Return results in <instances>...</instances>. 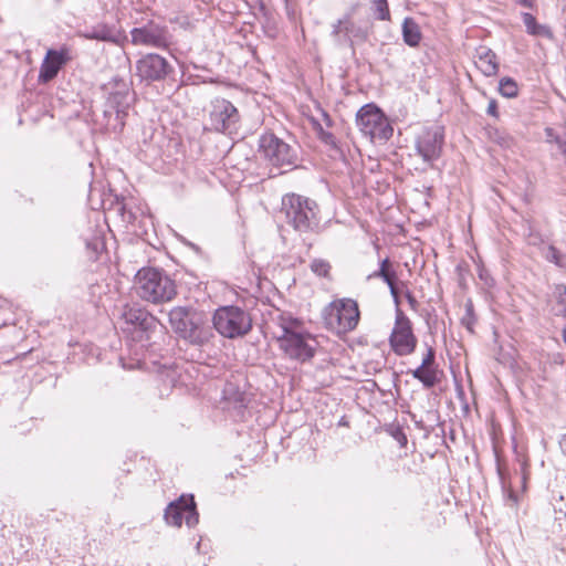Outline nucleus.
Masks as SVG:
<instances>
[{
  "instance_id": "58836bf2",
  "label": "nucleus",
  "mask_w": 566,
  "mask_h": 566,
  "mask_svg": "<svg viewBox=\"0 0 566 566\" xmlns=\"http://www.w3.org/2000/svg\"><path fill=\"white\" fill-rule=\"evenodd\" d=\"M405 296H406V298H407V301H408V303H409L410 307H411L412 310H416V308H417V306H418V301H417V300H416V297L412 295V293H411L409 290H407V291L405 292Z\"/></svg>"
},
{
  "instance_id": "c85d7f7f",
  "label": "nucleus",
  "mask_w": 566,
  "mask_h": 566,
  "mask_svg": "<svg viewBox=\"0 0 566 566\" xmlns=\"http://www.w3.org/2000/svg\"><path fill=\"white\" fill-rule=\"evenodd\" d=\"M546 259L554 262L557 266L566 270V254H562L555 247H548Z\"/></svg>"
},
{
  "instance_id": "4c0bfd02",
  "label": "nucleus",
  "mask_w": 566,
  "mask_h": 566,
  "mask_svg": "<svg viewBox=\"0 0 566 566\" xmlns=\"http://www.w3.org/2000/svg\"><path fill=\"white\" fill-rule=\"evenodd\" d=\"M486 113L493 117H497L499 116V113H497V103L495 99H491L489 102V105H488V108H486Z\"/></svg>"
},
{
  "instance_id": "393cba45",
  "label": "nucleus",
  "mask_w": 566,
  "mask_h": 566,
  "mask_svg": "<svg viewBox=\"0 0 566 566\" xmlns=\"http://www.w3.org/2000/svg\"><path fill=\"white\" fill-rule=\"evenodd\" d=\"M345 32L352 43H361L368 38V29L366 27L357 25L354 22L346 24Z\"/></svg>"
},
{
  "instance_id": "9d476101",
  "label": "nucleus",
  "mask_w": 566,
  "mask_h": 566,
  "mask_svg": "<svg viewBox=\"0 0 566 566\" xmlns=\"http://www.w3.org/2000/svg\"><path fill=\"white\" fill-rule=\"evenodd\" d=\"M240 122L238 108L228 99L217 97L209 105L210 129L232 134L237 132Z\"/></svg>"
},
{
  "instance_id": "cd10ccee",
  "label": "nucleus",
  "mask_w": 566,
  "mask_h": 566,
  "mask_svg": "<svg viewBox=\"0 0 566 566\" xmlns=\"http://www.w3.org/2000/svg\"><path fill=\"white\" fill-rule=\"evenodd\" d=\"M499 91H500L501 95H503L504 97L512 98V97L517 96L518 87H517L516 82L513 78L503 77L500 81Z\"/></svg>"
},
{
  "instance_id": "423d86ee",
  "label": "nucleus",
  "mask_w": 566,
  "mask_h": 566,
  "mask_svg": "<svg viewBox=\"0 0 566 566\" xmlns=\"http://www.w3.org/2000/svg\"><path fill=\"white\" fill-rule=\"evenodd\" d=\"M283 211L289 223L304 234L316 233V202L297 195L285 196L282 200Z\"/></svg>"
},
{
  "instance_id": "412c9836",
  "label": "nucleus",
  "mask_w": 566,
  "mask_h": 566,
  "mask_svg": "<svg viewBox=\"0 0 566 566\" xmlns=\"http://www.w3.org/2000/svg\"><path fill=\"white\" fill-rule=\"evenodd\" d=\"M321 144L326 148L327 155L333 160H343L345 158L342 147L338 145L332 133H326L321 127Z\"/></svg>"
},
{
  "instance_id": "39448f33",
  "label": "nucleus",
  "mask_w": 566,
  "mask_h": 566,
  "mask_svg": "<svg viewBox=\"0 0 566 566\" xmlns=\"http://www.w3.org/2000/svg\"><path fill=\"white\" fill-rule=\"evenodd\" d=\"M259 153L272 169H277L272 176L282 175L296 167V151L274 134H263L260 137Z\"/></svg>"
},
{
  "instance_id": "2f4dec72",
  "label": "nucleus",
  "mask_w": 566,
  "mask_h": 566,
  "mask_svg": "<svg viewBox=\"0 0 566 566\" xmlns=\"http://www.w3.org/2000/svg\"><path fill=\"white\" fill-rule=\"evenodd\" d=\"M374 7L379 20H389L390 12L387 0H374Z\"/></svg>"
},
{
  "instance_id": "de8ad7c7",
  "label": "nucleus",
  "mask_w": 566,
  "mask_h": 566,
  "mask_svg": "<svg viewBox=\"0 0 566 566\" xmlns=\"http://www.w3.org/2000/svg\"><path fill=\"white\" fill-rule=\"evenodd\" d=\"M563 338H564V342L566 343V327L563 329Z\"/></svg>"
},
{
  "instance_id": "aec40b11",
  "label": "nucleus",
  "mask_w": 566,
  "mask_h": 566,
  "mask_svg": "<svg viewBox=\"0 0 566 566\" xmlns=\"http://www.w3.org/2000/svg\"><path fill=\"white\" fill-rule=\"evenodd\" d=\"M381 279L388 286L396 284L398 275L389 258L380 261L379 269L368 275V280Z\"/></svg>"
},
{
  "instance_id": "7c9ffc66",
  "label": "nucleus",
  "mask_w": 566,
  "mask_h": 566,
  "mask_svg": "<svg viewBox=\"0 0 566 566\" xmlns=\"http://www.w3.org/2000/svg\"><path fill=\"white\" fill-rule=\"evenodd\" d=\"M335 347H337L335 343L329 342L328 338L323 339L321 337V345H319V348H321V363L322 361L332 363L333 357L331 356V353H332V350Z\"/></svg>"
},
{
  "instance_id": "c03bdc74",
  "label": "nucleus",
  "mask_w": 566,
  "mask_h": 566,
  "mask_svg": "<svg viewBox=\"0 0 566 566\" xmlns=\"http://www.w3.org/2000/svg\"><path fill=\"white\" fill-rule=\"evenodd\" d=\"M308 120L314 129H318V120L314 116H308Z\"/></svg>"
},
{
  "instance_id": "b1692460",
  "label": "nucleus",
  "mask_w": 566,
  "mask_h": 566,
  "mask_svg": "<svg viewBox=\"0 0 566 566\" xmlns=\"http://www.w3.org/2000/svg\"><path fill=\"white\" fill-rule=\"evenodd\" d=\"M415 379L419 380L426 388H432L438 382L437 370L434 367L419 366L411 371Z\"/></svg>"
},
{
  "instance_id": "f704fd0d",
  "label": "nucleus",
  "mask_w": 566,
  "mask_h": 566,
  "mask_svg": "<svg viewBox=\"0 0 566 566\" xmlns=\"http://www.w3.org/2000/svg\"><path fill=\"white\" fill-rule=\"evenodd\" d=\"M434 358H436L434 349L432 347H428V352H427L426 356L423 357L422 363H421L420 366H422V367H433Z\"/></svg>"
},
{
  "instance_id": "f8f14e48",
  "label": "nucleus",
  "mask_w": 566,
  "mask_h": 566,
  "mask_svg": "<svg viewBox=\"0 0 566 566\" xmlns=\"http://www.w3.org/2000/svg\"><path fill=\"white\" fill-rule=\"evenodd\" d=\"M389 344L394 353L398 356H408L416 349L417 337L412 332L410 319L405 315L401 308L397 311L395 326L389 336Z\"/></svg>"
},
{
  "instance_id": "6ab92c4d",
  "label": "nucleus",
  "mask_w": 566,
  "mask_h": 566,
  "mask_svg": "<svg viewBox=\"0 0 566 566\" xmlns=\"http://www.w3.org/2000/svg\"><path fill=\"white\" fill-rule=\"evenodd\" d=\"M80 35L87 40H97L104 42H116L117 40L114 28L105 23H97L91 28H87L82 31Z\"/></svg>"
},
{
  "instance_id": "6e6552de",
  "label": "nucleus",
  "mask_w": 566,
  "mask_h": 566,
  "mask_svg": "<svg viewBox=\"0 0 566 566\" xmlns=\"http://www.w3.org/2000/svg\"><path fill=\"white\" fill-rule=\"evenodd\" d=\"M356 124L371 142H387L394 133L388 118L374 104H366L357 112Z\"/></svg>"
},
{
  "instance_id": "f03ea898",
  "label": "nucleus",
  "mask_w": 566,
  "mask_h": 566,
  "mask_svg": "<svg viewBox=\"0 0 566 566\" xmlns=\"http://www.w3.org/2000/svg\"><path fill=\"white\" fill-rule=\"evenodd\" d=\"M136 294L155 304L169 302L177 295L175 281L163 270L143 268L135 276Z\"/></svg>"
},
{
  "instance_id": "7ed1b4c3",
  "label": "nucleus",
  "mask_w": 566,
  "mask_h": 566,
  "mask_svg": "<svg viewBox=\"0 0 566 566\" xmlns=\"http://www.w3.org/2000/svg\"><path fill=\"white\" fill-rule=\"evenodd\" d=\"M279 331L274 336L280 348L290 357L300 361L311 359L315 355V348L310 345L305 336L296 332L297 319L280 314L277 316Z\"/></svg>"
},
{
  "instance_id": "473e14b6",
  "label": "nucleus",
  "mask_w": 566,
  "mask_h": 566,
  "mask_svg": "<svg viewBox=\"0 0 566 566\" xmlns=\"http://www.w3.org/2000/svg\"><path fill=\"white\" fill-rule=\"evenodd\" d=\"M545 137H546V143H549V144L554 143L556 146H557V140L566 139V135L565 136L557 135L556 132L552 127L545 128Z\"/></svg>"
},
{
  "instance_id": "0eeeda50",
  "label": "nucleus",
  "mask_w": 566,
  "mask_h": 566,
  "mask_svg": "<svg viewBox=\"0 0 566 566\" xmlns=\"http://www.w3.org/2000/svg\"><path fill=\"white\" fill-rule=\"evenodd\" d=\"M213 327L227 338L247 335L252 328V319L248 312L238 306H223L213 314Z\"/></svg>"
},
{
  "instance_id": "09e8293b",
  "label": "nucleus",
  "mask_w": 566,
  "mask_h": 566,
  "mask_svg": "<svg viewBox=\"0 0 566 566\" xmlns=\"http://www.w3.org/2000/svg\"><path fill=\"white\" fill-rule=\"evenodd\" d=\"M339 424H345L344 417H340Z\"/></svg>"
},
{
  "instance_id": "2eb2a0df",
  "label": "nucleus",
  "mask_w": 566,
  "mask_h": 566,
  "mask_svg": "<svg viewBox=\"0 0 566 566\" xmlns=\"http://www.w3.org/2000/svg\"><path fill=\"white\" fill-rule=\"evenodd\" d=\"M122 318L126 324V331L139 332L145 334L146 338H148V334L159 325L158 319L138 304L125 305L122 312ZM142 337L143 335H140V338Z\"/></svg>"
},
{
  "instance_id": "bb28decb",
  "label": "nucleus",
  "mask_w": 566,
  "mask_h": 566,
  "mask_svg": "<svg viewBox=\"0 0 566 566\" xmlns=\"http://www.w3.org/2000/svg\"><path fill=\"white\" fill-rule=\"evenodd\" d=\"M556 304L553 310L556 315L566 317V285H557L554 291Z\"/></svg>"
},
{
  "instance_id": "ddd939ff",
  "label": "nucleus",
  "mask_w": 566,
  "mask_h": 566,
  "mask_svg": "<svg viewBox=\"0 0 566 566\" xmlns=\"http://www.w3.org/2000/svg\"><path fill=\"white\" fill-rule=\"evenodd\" d=\"M444 130L441 126L424 127L416 137L415 148L422 160L432 166L442 151Z\"/></svg>"
},
{
  "instance_id": "ea45409f",
  "label": "nucleus",
  "mask_w": 566,
  "mask_h": 566,
  "mask_svg": "<svg viewBox=\"0 0 566 566\" xmlns=\"http://www.w3.org/2000/svg\"><path fill=\"white\" fill-rule=\"evenodd\" d=\"M319 268H321V276L329 279L331 265L328 263L321 261Z\"/></svg>"
},
{
  "instance_id": "a211bd4d",
  "label": "nucleus",
  "mask_w": 566,
  "mask_h": 566,
  "mask_svg": "<svg viewBox=\"0 0 566 566\" xmlns=\"http://www.w3.org/2000/svg\"><path fill=\"white\" fill-rule=\"evenodd\" d=\"M474 59L476 67L485 76H494L497 74L499 63L496 60V54L490 48L485 45H480L476 48Z\"/></svg>"
},
{
  "instance_id": "79ce46f5",
  "label": "nucleus",
  "mask_w": 566,
  "mask_h": 566,
  "mask_svg": "<svg viewBox=\"0 0 566 566\" xmlns=\"http://www.w3.org/2000/svg\"><path fill=\"white\" fill-rule=\"evenodd\" d=\"M321 117H323L327 127H329L332 125V119H331L329 115L322 109H321Z\"/></svg>"
},
{
  "instance_id": "1a4fd4ad",
  "label": "nucleus",
  "mask_w": 566,
  "mask_h": 566,
  "mask_svg": "<svg viewBox=\"0 0 566 566\" xmlns=\"http://www.w3.org/2000/svg\"><path fill=\"white\" fill-rule=\"evenodd\" d=\"M132 43L170 52L175 45V36L166 24L149 21L130 31Z\"/></svg>"
},
{
  "instance_id": "dca6fc26",
  "label": "nucleus",
  "mask_w": 566,
  "mask_h": 566,
  "mask_svg": "<svg viewBox=\"0 0 566 566\" xmlns=\"http://www.w3.org/2000/svg\"><path fill=\"white\" fill-rule=\"evenodd\" d=\"M71 60L70 50L65 46L60 50L49 49L39 72V82L49 83L55 78L60 70Z\"/></svg>"
},
{
  "instance_id": "c756f323",
  "label": "nucleus",
  "mask_w": 566,
  "mask_h": 566,
  "mask_svg": "<svg viewBox=\"0 0 566 566\" xmlns=\"http://www.w3.org/2000/svg\"><path fill=\"white\" fill-rule=\"evenodd\" d=\"M464 307H465V314L461 318V323H462V325H464L467 327L468 331L473 332V326H474V324L476 322V318H475V315H474V310H473L472 302L468 301L465 303Z\"/></svg>"
},
{
  "instance_id": "f3484780",
  "label": "nucleus",
  "mask_w": 566,
  "mask_h": 566,
  "mask_svg": "<svg viewBox=\"0 0 566 566\" xmlns=\"http://www.w3.org/2000/svg\"><path fill=\"white\" fill-rule=\"evenodd\" d=\"M109 84L112 88L105 104L107 112L114 113V111H119L127 113L133 102V94L128 83L122 78L114 77Z\"/></svg>"
},
{
  "instance_id": "20e7f679",
  "label": "nucleus",
  "mask_w": 566,
  "mask_h": 566,
  "mask_svg": "<svg viewBox=\"0 0 566 566\" xmlns=\"http://www.w3.org/2000/svg\"><path fill=\"white\" fill-rule=\"evenodd\" d=\"M358 322V304L352 298L335 300L323 311L325 328L338 336L354 331Z\"/></svg>"
},
{
  "instance_id": "5701e85b",
  "label": "nucleus",
  "mask_w": 566,
  "mask_h": 566,
  "mask_svg": "<svg viewBox=\"0 0 566 566\" xmlns=\"http://www.w3.org/2000/svg\"><path fill=\"white\" fill-rule=\"evenodd\" d=\"M402 36L406 44L417 46L421 40L418 24L411 18H406L402 23Z\"/></svg>"
},
{
  "instance_id": "c9c22d12",
  "label": "nucleus",
  "mask_w": 566,
  "mask_h": 566,
  "mask_svg": "<svg viewBox=\"0 0 566 566\" xmlns=\"http://www.w3.org/2000/svg\"><path fill=\"white\" fill-rule=\"evenodd\" d=\"M117 211L122 214L124 221L132 222L135 219L134 213L130 210L127 211L124 203L117 205Z\"/></svg>"
},
{
  "instance_id": "e433bc0d",
  "label": "nucleus",
  "mask_w": 566,
  "mask_h": 566,
  "mask_svg": "<svg viewBox=\"0 0 566 566\" xmlns=\"http://www.w3.org/2000/svg\"><path fill=\"white\" fill-rule=\"evenodd\" d=\"M389 287V291H390V294L392 296V300H394V303L396 305V312L398 311V308H400V296H399V290L397 287V284H394L391 286H388Z\"/></svg>"
},
{
  "instance_id": "9b49d317",
  "label": "nucleus",
  "mask_w": 566,
  "mask_h": 566,
  "mask_svg": "<svg viewBox=\"0 0 566 566\" xmlns=\"http://www.w3.org/2000/svg\"><path fill=\"white\" fill-rule=\"evenodd\" d=\"M136 76L146 84L163 82L175 73L174 66L160 54L147 53L136 61Z\"/></svg>"
},
{
  "instance_id": "49530a36",
  "label": "nucleus",
  "mask_w": 566,
  "mask_h": 566,
  "mask_svg": "<svg viewBox=\"0 0 566 566\" xmlns=\"http://www.w3.org/2000/svg\"><path fill=\"white\" fill-rule=\"evenodd\" d=\"M518 2L524 6L531 8L533 6V0H518Z\"/></svg>"
},
{
  "instance_id": "37998d69",
  "label": "nucleus",
  "mask_w": 566,
  "mask_h": 566,
  "mask_svg": "<svg viewBox=\"0 0 566 566\" xmlns=\"http://www.w3.org/2000/svg\"><path fill=\"white\" fill-rule=\"evenodd\" d=\"M559 447L562 452L566 455V434L562 436L559 440Z\"/></svg>"
},
{
  "instance_id": "72a5a7b5",
  "label": "nucleus",
  "mask_w": 566,
  "mask_h": 566,
  "mask_svg": "<svg viewBox=\"0 0 566 566\" xmlns=\"http://www.w3.org/2000/svg\"><path fill=\"white\" fill-rule=\"evenodd\" d=\"M160 379L161 381L167 386V387H172L175 386V382H176V377H175V371L174 370H165L160 374Z\"/></svg>"
},
{
  "instance_id": "4468645a",
  "label": "nucleus",
  "mask_w": 566,
  "mask_h": 566,
  "mask_svg": "<svg viewBox=\"0 0 566 566\" xmlns=\"http://www.w3.org/2000/svg\"><path fill=\"white\" fill-rule=\"evenodd\" d=\"M165 520L171 526L180 527L185 520L187 526L192 527L199 522L193 495H181L171 502L165 510Z\"/></svg>"
},
{
  "instance_id": "a878e982",
  "label": "nucleus",
  "mask_w": 566,
  "mask_h": 566,
  "mask_svg": "<svg viewBox=\"0 0 566 566\" xmlns=\"http://www.w3.org/2000/svg\"><path fill=\"white\" fill-rule=\"evenodd\" d=\"M522 18H523V22L526 27V30L530 34H532V35H548L549 34L548 29L544 25L538 24L533 14L525 12V13H523Z\"/></svg>"
},
{
  "instance_id": "4be33fe9",
  "label": "nucleus",
  "mask_w": 566,
  "mask_h": 566,
  "mask_svg": "<svg viewBox=\"0 0 566 566\" xmlns=\"http://www.w3.org/2000/svg\"><path fill=\"white\" fill-rule=\"evenodd\" d=\"M127 113L114 111V113H108L107 107L104 109V119L103 126L106 130L113 133H119L123 130L125 126V118Z\"/></svg>"
},
{
  "instance_id": "f257e3e1",
  "label": "nucleus",
  "mask_w": 566,
  "mask_h": 566,
  "mask_svg": "<svg viewBox=\"0 0 566 566\" xmlns=\"http://www.w3.org/2000/svg\"><path fill=\"white\" fill-rule=\"evenodd\" d=\"M168 317L171 329L191 345L201 346L213 336L203 315L191 307L176 306L169 311Z\"/></svg>"
},
{
  "instance_id": "a18cd8bd",
  "label": "nucleus",
  "mask_w": 566,
  "mask_h": 566,
  "mask_svg": "<svg viewBox=\"0 0 566 566\" xmlns=\"http://www.w3.org/2000/svg\"><path fill=\"white\" fill-rule=\"evenodd\" d=\"M311 269L314 273H318V261L317 260H313L312 263H311Z\"/></svg>"
},
{
  "instance_id": "a19ab883",
  "label": "nucleus",
  "mask_w": 566,
  "mask_h": 566,
  "mask_svg": "<svg viewBox=\"0 0 566 566\" xmlns=\"http://www.w3.org/2000/svg\"><path fill=\"white\" fill-rule=\"evenodd\" d=\"M564 497L560 496V500L554 505L555 510L563 512L566 515V504H563Z\"/></svg>"
}]
</instances>
